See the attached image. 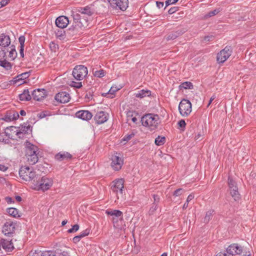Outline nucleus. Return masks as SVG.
<instances>
[{
    "mask_svg": "<svg viewBox=\"0 0 256 256\" xmlns=\"http://www.w3.org/2000/svg\"><path fill=\"white\" fill-rule=\"evenodd\" d=\"M26 148V156L27 161L30 164L33 165L38 162V148L30 143L28 141L24 143Z\"/></svg>",
    "mask_w": 256,
    "mask_h": 256,
    "instance_id": "1",
    "label": "nucleus"
},
{
    "mask_svg": "<svg viewBox=\"0 0 256 256\" xmlns=\"http://www.w3.org/2000/svg\"><path fill=\"white\" fill-rule=\"evenodd\" d=\"M52 184V179L46 176L40 177L38 175V179L34 180L32 187L34 190L44 192L50 189Z\"/></svg>",
    "mask_w": 256,
    "mask_h": 256,
    "instance_id": "2",
    "label": "nucleus"
},
{
    "mask_svg": "<svg viewBox=\"0 0 256 256\" xmlns=\"http://www.w3.org/2000/svg\"><path fill=\"white\" fill-rule=\"evenodd\" d=\"M142 124L148 127L151 130L156 129L160 123V118L158 114H148L141 118Z\"/></svg>",
    "mask_w": 256,
    "mask_h": 256,
    "instance_id": "3",
    "label": "nucleus"
},
{
    "mask_svg": "<svg viewBox=\"0 0 256 256\" xmlns=\"http://www.w3.org/2000/svg\"><path fill=\"white\" fill-rule=\"evenodd\" d=\"M19 174L22 178L26 181H32L38 178V174H36L32 168L27 166H22L19 170Z\"/></svg>",
    "mask_w": 256,
    "mask_h": 256,
    "instance_id": "4",
    "label": "nucleus"
},
{
    "mask_svg": "<svg viewBox=\"0 0 256 256\" xmlns=\"http://www.w3.org/2000/svg\"><path fill=\"white\" fill-rule=\"evenodd\" d=\"M88 74V68L83 65L76 66L73 70L72 76L77 80H82Z\"/></svg>",
    "mask_w": 256,
    "mask_h": 256,
    "instance_id": "5",
    "label": "nucleus"
},
{
    "mask_svg": "<svg viewBox=\"0 0 256 256\" xmlns=\"http://www.w3.org/2000/svg\"><path fill=\"white\" fill-rule=\"evenodd\" d=\"M178 110L183 116H187L192 112V104L190 100L183 99L179 104Z\"/></svg>",
    "mask_w": 256,
    "mask_h": 256,
    "instance_id": "6",
    "label": "nucleus"
},
{
    "mask_svg": "<svg viewBox=\"0 0 256 256\" xmlns=\"http://www.w3.org/2000/svg\"><path fill=\"white\" fill-rule=\"evenodd\" d=\"M111 160V166L113 170L118 171L122 168L124 164V160L120 154L116 153L112 154Z\"/></svg>",
    "mask_w": 256,
    "mask_h": 256,
    "instance_id": "7",
    "label": "nucleus"
},
{
    "mask_svg": "<svg viewBox=\"0 0 256 256\" xmlns=\"http://www.w3.org/2000/svg\"><path fill=\"white\" fill-rule=\"evenodd\" d=\"M16 226V222L11 221L6 222L2 226V232L5 236H12L15 232Z\"/></svg>",
    "mask_w": 256,
    "mask_h": 256,
    "instance_id": "8",
    "label": "nucleus"
},
{
    "mask_svg": "<svg viewBox=\"0 0 256 256\" xmlns=\"http://www.w3.org/2000/svg\"><path fill=\"white\" fill-rule=\"evenodd\" d=\"M228 184L231 196L234 200L236 201L240 199V194L238 191V188L236 182L233 180L230 177L228 178Z\"/></svg>",
    "mask_w": 256,
    "mask_h": 256,
    "instance_id": "9",
    "label": "nucleus"
},
{
    "mask_svg": "<svg viewBox=\"0 0 256 256\" xmlns=\"http://www.w3.org/2000/svg\"><path fill=\"white\" fill-rule=\"evenodd\" d=\"M232 50L230 46H226L217 54V61L218 63H223L232 54Z\"/></svg>",
    "mask_w": 256,
    "mask_h": 256,
    "instance_id": "10",
    "label": "nucleus"
},
{
    "mask_svg": "<svg viewBox=\"0 0 256 256\" xmlns=\"http://www.w3.org/2000/svg\"><path fill=\"white\" fill-rule=\"evenodd\" d=\"M108 1L112 8L122 11L126 10L128 6V0H108Z\"/></svg>",
    "mask_w": 256,
    "mask_h": 256,
    "instance_id": "11",
    "label": "nucleus"
},
{
    "mask_svg": "<svg viewBox=\"0 0 256 256\" xmlns=\"http://www.w3.org/2000/svg\"><path fill=\"white\" fill-rule=\"evenodd\" d=\"M7 130H16L14 132H16V135H17L19 138H22L24 137V134H28L30 132H32L31 126L28 124H24L22 125L20 130L19 131L14 126H10V128H7Z\"/></svg>",
    "mask_w": 256,
    "mask_h": 256,
    "instance_id": "12",
    "label": "nucleus"
},
{
    "mask_svg": "<svg viewBox=\"0 0 256 256\" xmlns=\"http://www.w3.org/2000/svg\"><path fill=\"white\" fill-rule=\"evenodd\" d=\"M106 214L112 216V221L114 224L118 222V220H123V213L122 212L117 210H108L106 211Z\"/></svg>",
    "mask_w": 256,
    "mask_h": 256,
    "instance_id": "13",
    "label": "nucleus"
},
{
    "mask_svg": "<svg viewBox=\"0 0 256 256\" xmlns=\"http://www.w3.org/2000/svg\"><path fill=\"white\" fill-rule=\"evenodd\" d=\"M242 252V248L237 244H233L229 246L226 250L228 256H232L236 254H240Z\"/></svg>",
    "mask_w": 256,
    "mask_h": 256,
    "instance_id": "14",
    "label": "nucleus"
},
{
    "mask_svg": "<svg viewBox=\"0 0 256 256\" xmlns=\"http://www.w3.org/2000/svg\"><path fill=\"white\" fill-rule=\"evenodd\" d=\"M124 180L122 178H120L112 182L111 189L113 192L118 194L122 193V190L124 188Z\"/></svg>",
    "mask_w": 256,
    "mask_h": 256,
    "instance_id": "15",
    "label": "nucleus"
},
{
    "mask_svg": "<svg viewBox=\"0 0 256 256\" xmlns=\"http://www.w3.org/2000/svg\"><path fill=\"white\" fill-rule=\"evenodd\" d=\"M82 28H84L82 24L72 23V26L66 30V34L70 36L76 35Z\"/></svg>",
    "mask_w": 256,
    "mask_h": 256,
    "instance_id": "16",
    "label": "nucleus"
},
{
    "mask_svg": "<svg viewBox=\"0 0 256 256\" xmlns=\"http://www.w3.org/2000/svg\"><path fill=\"white\" fill-rule=\"evenodd\" d=\"M186 31V29L184 28L178 29L175 32H172L169 33L168 34L165 36L164 38L166 39V41L174 40L178 36H182Z\"/></svg>",
    "mask_w": 256,
    "mask_h": 256,
    "instance_id": "17",
    "label": "nucleus"
},
{
    "mask_svg": "<svg viewBox=\"0 0 256 256\" xmlns=\"http://www.w3.org/2000/svg\"><path fill=\"white\" fill-rule=\"evenodd\" d=\"M55 100L60 103H66L70 101V94L66 92H61L58 93L55 96Z\"/></svg>",
    "mask_w": 256,
    "mask_h": 256,
    "instance_id": "18",
    "label": "nucleus"
},
{
    "mask_svg": "<svg viewBox=\"0 0 256 256\" xmlns=\"http://www.w3.org/2000/svg\"><path fill=\"white\" fill-rule=\"evenodd\" d=\"M46 96V91L44 89L38 88L33 90L32 92L33 98L38 101L42 100Z\"/></svg>",
    "mask_w": 256,
    "mask_h": 256,
    "instance_id": "19",
    "label": "nucleus"
},
{
    "mask_svg": "<svg viewBox=\"0 0 256 256\" xmlns=\"http://www.w3.org/2000/svg\"><path fill=\"white\" fill-rule=\"evenodd\" d=\"M94 119L97 124H102L108 120V114L103 111H100L96 114Z\"/></svg>",
    "mask_w": 256,
    "mask_h": 256,
    "instance_id": "20",
    "label": "nucleus"
},
{
    "mask_svg": "<svg viewBox=\"0 0 256 256\" xmlns=\"http://www.w3.org/2000/svg\"><path fill=\"white\" fill-rule=\"evenodd\" d=\"M55 22L56 27L64 28L68 26L69 20L66 16H60L56 20Z\"/></svg>",
    "mask_w": 256,
    "mask_h": 256,
    "instance_id": "21",
    "label": "nucleus"
},
{
    "mask_svg": "<svg viewBox=\"0 0 256 256\" xmlns=\"http://www.w3.org/2000/svg\"><path fill=\"white\" fill-rule=\"evenodd\" d=\"M76 116L77 118L84 120H90L92 116V114L88 110H79L76 112Z\"/></svg>",
    "mask_w": 256,
    "mask_h": 256,
    "instance_id": "22",
    "label": "nucleus"
},
{
    "mask_svg": "<svg viewBox=\"0 0 256 256\" xmlns=\"http://www.w3.org/2000/svg\"><path fill=\"white\" fill-rule=\"evenodd\" d=\"M10 39L8 35L4 34H0V46L2 47L3 49H6L8 47L10 44Z\"/></svg>",
    "mask_w": 256,
    "mask_h": 256,
    "instance_id": "23",
    "label": "nucleus"
},
{
    "mask_svg": "<svg viewBox=\"0 0 256 256\" xmlns=\"http://www.w3.org/2000/svg\"><path fill=\"white\" fill-rule=\"evenodd\" d=\"M1 246L6 252H12L14 249V246L12 240L2 239Z\"/></svg>",
    "mask_w": 256,
    "mask_h": 256,
    "instance_id": "24",
    "label": "nucleus"
},
{
    "mask_svg": "<svg viewBox=\"0 0 256 256\" xmlns=\"http://www.w3.org/2000/svg\"><path fill=\"white\" fill-rule=\"evenodd\" d=\"M74 22L73 24H82L84 27H86L88 25V20L85 18H82V16L80 14L76 13L72 14Z\"/></svg>",
    "mask_w": 256,
    "mask_h": 256,
    "instance_id": "25",
    "label": "nucleus"
},
{
    "mask_svg": "<svg viewBox=\"0 0 256 256\" xmlns=\"http://www.w3.org/2000/svg\"><path fill=\"white\" fill-rule=\"evenodd\" d=\"M94 10L92 8V7L88 6L84 8H79L77 10V12L80 14L84 15V17L85 15L88 16H92L94 13Z\"/></svg>",
    "mask_w": 256,
    "mask_h": 256,
    "instance_id": "26",
    "label": "nucleus"
},
{
    "mask_svg": "<svg viewBox=\"0 0 256 256\" xmlns=\"http://www.w3.org/2000/svg\"><path fill=\"white\" fill-rule=\"evenodd\" d=\"M134 96L138 98H142L151 95V92L149 90H142L134 93Z\"/></svg>",
    "mask_w": 256,
    "mask_h": 256,
    "instance_id": "27",
    "label": "nucleus"
},
{
    "mask_svg": "<svg viewBox=\"0 0 256 256\" xmlns=\"http://www.w3.org/2000/svg\"><path fill=\"white\" fill-rule=\"evenodd\" d=\"M72 155L68 152H59L55 156V158L58 160H63L72 158Z\"/></svg>",
    "mask_w": 256,
    "mask_h": 256,
    "instance_id": "28",
    "label": "nucleus"
},
{
    "mask_svg": "<svg viewBox=\"0 0 256 256\" xmlns=\"http://www.w3.org/2000/svg\"><path fill=\"white\" fill-rule=\"evenodd\" d=\"M54 32L56 37L60 40H64L65 38L66 32L64 30V28L56 27V28L54 29Z\"/></svg>",
    "mask_w": 256,
    "mask_h": 256,
    "instance_id": "29",
    "label": "nucleus"
},
{
    "mask_svg": "<svg viewBox=\"0 0 256 256\" xmlns=\"http://www.w3.org/2000/svg\"><path fill=\"white\" fill-rule=\"evenodd\" d=\"M20 100L22 101H28L31 99V96L28 90L25 89L22 94H19Z\"/></svg>",
    "mask_w": 256,
    "mask_h": 256,
    "instance_id": "30",
    "label": "nucleus"
},
{
    "mask_svg": "<svg viewBox=\"0 0 256 256\" xmlns=\"http://www.w3.org/2000/svg\"><path fill=\"white\" fill-rule=\"evenodd\" d=\"M6 52H9V57L12 59L14 60L16 56V52L15 49V46L14 45L9 46L6 49H4Z\"/></svg>",
    "mask_w": 256,
    "mask_h": 256,
    "instance_id": "31",
    "label": "nucleus"
},
{
    "mask_svg": "<svg viewBox=\"0 0 256 256\" xmlns=\"http://www.w3.org/2000/svg\"><path fill=\"white\" fill-rule=\"evenodd\" d=\"M136 114L135 112L131 111H128L126 114L127 116V122H130V121L136 124L137 122V118L134 116Z\"/></svg>",
    "mask_w": 256,
    "mask_h": 256,
    "instance_id": "32",
    "label": "nucleus"
},
{
    "mask_svg": "<svg viewBox=\"0 0 256 256\" xmlns=\"http://www.w3.org/2000/svg\"><path fill=\"white\" fill-rule=\"evenodd\" d=\"M118 90L119 88H117L116 86H112L111 87L108 92L102 94V96H107L108 97L112 98L114 95L115 92Z\"/></svg>",
    "mask_w": 256,
    "mask_h": 256,
    "instance_id": "33",
    "label": "nucleus"
},
{
    "mask_svg": "<svg viewBox=\"0 0 256 256\" xmlns=\"http://www.w3.org/2000/svg\"><path fill=\"white\" fill-rule=\"evenodd\" d=\"M8 213L11 216L14 218H18L20 215L18 213V210L14 208H10L7 209Z\"/></svg>",
    "mask_w": 256,
    "mask_h": 256,
    "instance_id": "34",
    "label": "nucleus"
},
{
    "mask_svg": "<svg viewBox=\"0 0 256 256\" xmlns=\"http://www.w3.org/2000/svg\"><path fill=\"white\" fill-rule=\"evenodd\" d=\"M214 210H210L206 212V216L204 218V222L205 223H208L209 221L212 219Z\"/></svg>",
    "mask_w": 256,
    "mask_h": 256,
    "instance_id": "35",
    "label": "nucleus"
},
{
    "mask_svg": "<svg viewBox=\"0 0 256 256\" xmlns=\"http://www.w3.org/2000/svg\"><path fill=\"white\" fill-rule=\"evenodd\" d=\"M0 66L6 68V70H10L12 68L10 63L6 60V58L2 60H0Z\"/></svg>",
    "mask_w": 256,
    "mask_h": 256,
    "instance_id": "36",
    "label": "nucleus"
},
{
    "mask_svg": "<svg viewBox=\"0 0 256 256\" xmlns=\"http://www.w3.org/2000/svg\"><path fill=\"white\" fill-rule=\"evenodd\" d=\"M166 142V138L164 136H158L154 141L156 145L160 146L163 145Z\"/></svg>",
    "mask_w": 256,
    "mask_h": 256,
    "instance_id": "37",
    "label": "nucleus"
},
{
    "mask_svg": "<svg viewBox=\"0 0 256 256\" xmlns=\"http://www.w3.org/2000/svg\"><path fill=\"white\" fill-rule=\"evenodd\" d=\"M193 84L190 82H182L180 86V88H184V89H192L193 88Z\"/></svg>",
    "mask_w": 256,
    "mask_h": 256,
    "instance_id": "38",
    "label": "nucleus"
},
{
    "mask_svg": "<svg viewBox=\"0 0 256 256\" xmlns=\"http://www.w3.org/2000/svg\"><path fill=\"white\" fill-rule=\"evenodd\" d=\"M30 76V74L28 72H24L18 76H17L16 78H16L14 81H18L20 80H24L28 78Z\"/></svg>",
    "mask_w": 256,
    "mask_h": 256,
    "instance_id": "39",
    "label": "nucleus"
},
{
    "mask_svg": "<svg viewBox=\"0 0 256 256\" xmlns=\"http://www.w3.org/2000/svg\"><path fill=\"white\" fill-rule=\"evenodd\" d=\"M106 72L104 70H101L94 72V74L98 78H102L104 76Z\"/></svg>",
    "mask_w": 256,
    "mask_h": 256,
    "instance_id": "40",
    "label": "nucleus"
},
{
    "mask_svg": "<svg viewBox=\"0 0 256 256\" xmlns=\"http://www.w3.org/2000/svg\"><path fill=\"white\" fill-rule=\"evenodd\" d=\"M29 255L30 256H44V252L40 250H32Z\"/></svg>",
    "mask_w": 256,
    "mask_h": 256,
    "instance_id": "41",
    "label": "nucleus"
},
{
    "mask_svg": "<svg viewBox=\"0 0 256 256\" xmlns=\"http://www.w3.org/2000/svg\"><path fill=\"white\" fill-rule=\"evenodd\" d=\"M153 198L154 200V210H156L157 208V205L158 202H160V197L157 194H154L153 195Z\"/></svg>",
    "mask_w": 256,
    "mask_h": 256,
    "instance_id": "42",
    "label": "nucleus"
},
{
    "mask_svg": "<svg viewBox=\"0 0 256 256\" xmlns=\"http://www.w3.org/2000/svg\"><path fill=\"white\" fill-rule=\"evenodd\" d=\"M50 48L52 51L56 52V50L58 48V46L55 42H52L50 44Z\"/></svg>",
    "mask_w": 256,
    "mask_h": 256,
    "instance_id": "43",
    "label": "nucleus"
},
{
    "mask_svg": "<svg viewBox=\"0 0 256 256\" xmlns=\"http://www.w3.org/2000/svg\"><path fill=\"white\" fill-rule=\"evenodd\" d=\"M79 229V226L78 224H76L74 226H73L72 228H70L68 232V233H74L76 232H77Z\"/></svg>",
    "mask_w": 256,
    "mask_h": 256,
    "instance_id": "44",
    "label": "nucleus"
},
{
    "mask_svg": "<svg viewBox=\"0 0 256 256\" xmlns=\"http://www.w3.org/2000/svg\"><path fill=\"white\" fill-rule=\"evenodd\" d=\"M70 86L76 88H82V82H75L72 81L70 84Z\"/></svg>",
    "mask_w": 256,
    "mask_h": 256,
    "instance_id": "45",
    "label": "nucleus"
},
{
    "mask_svg": "<svg viewBox=\"0 0 256 256\" xmlns=\"http://www.w3.org/2000/svg\"><path fill=\"white\" fill-rule=\"evenodd\" d=\"M90 233V230L88 229H86V230L82 232L78 236L80 237V238H82L86 236H88Z\"/></svg>",
    "mask_w": 256,
    "mask_h": 256,
    "instance_id": "46",
    "label": "nucleus"
},
{
    "mask_svg": "<svg viewBox=\"0 0 256 256\" xmlns=\"http://www.w3.org/2000/svg\"><path fill=\"white\" fill-rule=\"evenodd\" d=\"M220 12V10L219 9H215L214 10L210 12L207 16L208 17L212 16L218 14Z\"/></svg>",
    "mask_w": 256,
    "mask_h": 256,
    "instance_id": "47",
    "label": "nucleus"
},
{
    "mask_svg": "<svg viewBox=\"0 0 256 256\" xmlns=\"http://www.w3.org/2000/svg\"><path fill=\"white\" fill-rule=\"evenodd\" d=\"M6 56V51L2 48H0V60L4 58Z\"/></svg>",
    "mask_w": 256,
    "mask_h": 256,
    "instance_id": "48",
    "label": "nucleus"
},
{
    "mask_svg": "<svg viewBox=\"0 0 256 256\" xmlns=\"http://www.w3.org/2000/svg\"><path fill=\"white\" fill-rule=\"evenodd\" d=\"M184 191L182 188H178L174 192L173 195L175 196H178L182 194Z\"/></svg>",
    "mask_w": 256,
    "mask_h": 256,
    "instance_id": "49",
    "label": "nucleus"
},
{
    "mask_svg": "<svg viewBox=\"0 0 256 256\" xmlns=\"http://www.w3.org/2000/svg\"><path fill=\"white\" fill-rule=\"evenodd\" d=\"M134 136V133L132 132L130 134H128L126 136L123 138L122 140L124 141H128L130 140Z\"/></svg>",
    "mask_w": 256,
    "mask_h": 256,
    "instance_id": "50",
    "label": "nucleus"
},
{
    "mask_svg": "<svg viewBox=\"0 0 256 256\" xmlns=\"http://www.w3.org/2000/svg\"><path fill=\"white\" fill-rule=\"evenodd\" d=\"M18 41L20 45V47H24V44L25 42V38L23 36H21L19 38Z\"/></svg>",
    "mask_w": 256,
    "mask_h": 256,
    "instance_id": "51",
    "label": "nucleus"
},
{
    "mask_svg": "<svg viewBox=\"0 0 256 256\" xmlns=\"http://www.w3.org/2000/svg\"><path fill=\"white\" fill-rule=\"evenodd\" d=\"M12 116L10 112L5 116L4 120L7 122H10L14 120L13 119H12Z\"/></svg>",
    "mask_w": 256,
    "mask_h": 256,
    "instance_id": "52",
    "label": "nucleus"
},
{
    "mask_svg": "<svg viewBox=\"0 0 256 256\" xmlns=\"http://www.w3.org/2000/svg\"><path fill=\"white\" fill-rule=\"evenodd\" d=\"M10 112L12 116V119L15 120L19 118V114L18 112L15 111H11Z\"/></svg>",
    "mask_w": 256,
    "mask_h": 256,
    "instance_id": "53",
    "label": "nucleus"
},
{
    "mask_svg": "<svg viewBox=\"0 0 256 256\" xmlns=\"http://www.w3.org/2000/svg\"><path fill=\"white\" fill-rule=\"evenodd\" d=\"M178 0H166V6L170 5L176 4V2H178Z\"/></svg>",
    "mask_w": 256,
    "mask_h": 256,
    "instance_id": "54",
    "label": "nucleus"
},
{
    "mask_svg": "<svg viewBox=\"0 0 256 256\" xmlns=\"http://www.w3.org/2000/svg\"><path fill=\"white\" fill-rule=\"evenodd\" d=\"M178 10V7H172L168 11V12L169 14H172L176 12Z\"/></svg>",
    "mask_w": 256,
    "mask_h": 256,
    "instance_id": "55",
    "label": "nucleus"
},
{
    "mask_svg": "<svg viewBox=\"0 0 256 256\" xmlns=\"http://www.w3.org/2000/svg\"><path fill=\"white\" fill-rule=\"evenodd\" d=\"M44 256H56L54 252L51 251L44 252Z\"/></svg>",
    "mask_w": 256,
    "mask_h": 256,
    "instance_id": "56",
    "label": "nucleus"
},
{
    "mask_svg": "<svg viewBox=\"0 0 256 256\" xmlns=\"http://www.w3.org/2000/svg\"><path fill=\"white\" fill-rule=\"evenodd\" d=\"M178 124L180 127L183 128L185 127L186 124L184 120H182L178 122Z\"/></svg>",
    "mask_w": 256,
    "mask_h": 256,
    "instance_id": "57",
    "label": "nucleus"
},
{
    "mask_svg": "<svg viewBox=\"0 0 256 256\" xmlns=\"http://www.w3.org/2000/svg\"><path fill=\"white\" fill-rule=\"evenodd\" d=\"M214 37L212 36H204V42H209V41L212 40L214 39Z\"/></svg>",
    "mask_w": 256,
    "mask_h": 256,
    "instance_id": "58",
    "label": "nucleus"
},
{
    "mask_svg": "<svg viewBox=\"0 0 256 256\" xmlns=\"http://www.w3.org/2000/svg\"><path fill=\"white\" fill-rule=\"evenodd\" d=\"M8 0H2L0 2V8L6 6L8 3Z\"/></svg>",
    "mask_w": 256,
    "mask_h": 256,
    "instance_id": "59",
    "label": "nucleus"
},
{
    "mask_svg": "<svg viewBox=\"0 0 256 256\" xmlns=\"http://www.w3.org/2000/svg\"><path fill=\"white\" fill-rule=\"evenodd\" d=\"M203 135L200 133H198L194 139L195 140H200L202 138Z\"/></svg>",
    "mask_w": 256,
    "mask_h": 256,
    "instance_id": "60",
    "label": "nucleus"
},
{
    "mask_svg": "<svg viewBox=\"0 0 256 256\" xmlns=\"http://www.w3.org/2000/svg\"><path fill=\"white\" fill-rule=\"evenodd\" d=\"M80 237H78V236H74L72 239L73 242L75 244L78 243V242H80Z\"/></svg>",
    "mask_w": 256,
    "mask_h": 256,
    "instance_id": "61",
    "label": "nucleus"
},
{
    "mask_svg": "<svg viewBox=\"0 0 256 256\" xmlns=\"http://www.w3.org/2000/svg\"><path fill=\"white\" fill-rule=\"evenodd\" d=\"M194 198V195L193 194H190L187 198L186 202H189L190 201H191L193 198Z\"/></svg>",
    "mask_w": 256,
    "mask_h": 256,
    "instance_id": "62",
    "label": "nucleus"
},
{
    "mask_svg": "<svg viewBox=\"0 0 256 256\" xmlns=\"http://www.w3.org/2000/svg\"><path fill=\"white\" fill-rule=\"evenodd\" d=\"M8 168L3 164H0V170L5 172L7 170Z\"/></svg>",
    "mask_w": 256,
    "mask_h": 256,
    "instance_id": "63",
    "label": "nucleus"
},
{
    "mask_svg": "<svg viewBox=\"0 0 256 256\" xmlns=\"http://www.w3.org/2000/svg\"><path fill=\"white\" fill-rule=\"evenodd\" d=\"M216 256H228L226 255V252H220L216 254Z\"/></svg>",
    "mask_w": 256,
    "mask_h": 256,
    "instance_id": "64",
    "label": "nucleus"
}]
</instances>
